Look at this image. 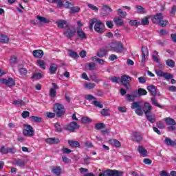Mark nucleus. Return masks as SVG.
<instances>
[{
  "instance_id": "f257e3e1",
  "label": "nucleus",
  "mask_w": 176,
  "mask_h": 176,
  "mask_svg": "<svg viewBox=\"0 0 176 176\" xmlns=\"http://www.w3.org/2000/svg\"><path fill=\"white\" fill-rule=\"evenodd\" d=\"M131 109H135V113L138 116H142V115H146L151 113L152 109V105L149 102H144L143 106H141V101L133 102L131 106Z\"/></svg>"
},
{
  "instance_id": "f03ea898",
  "label": "nucleus",
  "mask_w": 176,
  "mask_h": 176,
  "mask_svg": "<svg viewBox=\"0 0 176 176\" xmlns=\"http://www.w3.org/2000/svg\"><path fill=\"white\" fill-rule=\"evenodd\" d=\"M47 2H50V3H56L57 8H62L64 6L65 8H70V13L74 14L75 13H79L80 12V8L78 6L73 7L74 4L69 1H66L64 4V2L67 0H47Z\"/></svg>"
},
{
  "instance_id": "7ed1b4c3",
  "label": "nucleus",
  "mask_w": 176,
  "mask_h": 176,
  "mask_svg": "<svg viewBox=\"0 0 176 176\" xmlns=\"http://www.w3.org/2000/svg\"><path fill=\"white\" fill-rule=\"evenodd\" d=\"M94 25L96 32H98V34H104V28H105V25L101 21H98L96 19H91L89 21V27L90 31H93Z\"/></svg>"
},
{
  "instance_id": "20e7f679",
  "label": "nucleus",
  "mask_w": 176,
  "mask_h": 176,
  "mask_svg": "<svg viewBox=\"0 0 176 176\" xmlns=\"http://www.w3.org/2000/svg\"><path fill=\"white\" fill-rule=\"evenodd\" d=\"M151 21L153 24H159L160 27H166L168 24V21L164 20V16L162 13H157L153 16Z\"/></svg>"
},
{
  "instance_id": "39448f33",
  "label": "nucleus",
  "mask_w": 176,
  "mask_h": 176,
  "mask_svg": "<svg viewBox=\"0 0 176 176\" xmlns=\"http://www.w3.org/2000/svg\"><path fill=\"white\" fill-rule=\"evenodd\" d=\"M53 111L56 113V118H63L65 115V107L63 104L54 103L53 107Z\"/></svg>"
},
{
  "instance_id": "423d86ee",
  "label": "nucleus",
  "mask_w": 176,
  "mask_h": 176,
  "mask_svg": "<svg viewBox=\"0 0 176 176\" xmlns=\"http://www.w3.org/2000/svg\"><path fill=\"white\" fill-rule=\"evenodd\" d=\"M123 175V172L118 170L108 169L99 174V176H121Z\"/></svg>"
},
{
  "instance_id": "0eeeda50",
  "label": "nucleus",
  "mask_w": 176,
  "mask_h": 176,
  "mask_svg": "<svg viewBox=\"0 0 176 176\" xmlns=\"http://www.w3.org/2000/svg\"><path fill=\"white\" fill-rule=\"evenodd\" d=\"M80 127V125L78 124L76 122H71L65 125L63 129L66 131H70V133H75V130H78Z\"/></svg>"
},
{
  "instance_id": "6e6552de",
  "label": "nucleus",
  "mask_w": 176,
  "mask_h": 176,
  "mask_svg": "<svg viewBox=\"0 0 176 176\" xmlns=\"http://www.w3.org/2000/svg\"><path fill=\"white\" fill-rule=\"evenodd\" d=\"M120 82L122 83V86L129 90V89H130V82H131V77H130L129 75L124 74L121 76Z\"/></svg>"
},
{
  "instance_id": "1a4fd4ad",
  "label": "nucleus",
  "mask_w": 176,
  "mask_h": 176,
  "mask_svg": "<svg viewBox=\"0 0 176 176\" xmlns=\"http://www.w3.org/2000/svg\"><path fill=\"white\" fill-rule=\"evenodd\" d=\"M24 129L23 130V134L25 137H34V128L31 125H24Z\"/></svg>"
},
{
  "instance_id": "9d476101",
  "label": "nucleus",
  "mask_w": 176,
  "mask_h": 176,
  "mask_svg": "<svg viewBox=\"0 0 176 176\" xmlns=\"http://www.w3.org/2000/svg\"><path fill=\"white\" fill-rule=\"evenodd\" d=\"M155 74L160 78H164L166 80H168L170 79H173V74L167 72H163L161 69H157L155 71Z\"/></svg>"
},
{
  "instance_id": "9b49d317",
  "label": "nucleus",
  "mask_w": 176,
  "mask_h": 176,
  "mask_svg": "<svg viewBox=\"0 0 176 176\" xmlns=\"http://www.w3.org/2000/svg\"><path fill=\"white\" fill-rule=\"evenodd\" d=\"M149 56V50H148V47L142 46V60L141 64L144 65L145 64V61H146V57Z\"/></svg>"
},
{
  "instance_id": "f8f14e48",
  "label": "nucleus",
  "mask_w": 176,
  "mask_h": 176,
  "mask_svg": "<svg viewBox=\"0 0 176 176\" xmlns=\"http://www.w3.org/2000/svg\"><path fill=\"white\" fill-rule=\"evenodd\" d=\"M55 24H56L58 28H60L61 30H64L69 27V23L68 21L64 19H58L56 21Z\"/></svg>"
},
{
  "instance_id": "ddd939ff",
  "label": "nucleus",
  "mask_w": 176,
  "mask_h": 176,
  "mask_svg": "<svg viewBox=\"0 0 176 176\" xmlns=\"http://www.w3.org/2000/svg\"><path fill=\"white\" fill-rule=\"evenodd\" d=\"M0 82L1 83H3L6 86H8V87H12L13 86H16V81L12 78H2L0 80Z\"/></svg>"
},
{
  "instance_id": "4468645a",
  "label": "nucleus",
  "mask_w": 176,
  "mask_h": 176,
  "mask_svg": "<svg viewBox=\"0 0 176 176\" xmlns=\"http://www.w3.org/2000/svg\"><path fill=\"white\" fill-rule=\"evenodd\" d=\"M63 35L66 36V38H68V39H71L72 38H74L75 35H76V30L71 28H67L64 32Z\"/></svg>"
},
{
  "instance_id": "2eb2a0df",
  "label": "nucleus",
  "mask_w": 176,
  "mask_h": 176,
  "mask_svg": "<svg viewBox=\"0 0 176 176\" xmlns=\"http://www.w3.org/2000/svg\"><path fill=\"white\" fill-rule=\"evenodd\" d=\"M111 50L113 52H117V53H120L123 50V44L120 42L115 43L111 47Z\"/></svg>"
},
{
  "instance_id": "dca6fc26",
  "label": "nucleus",
  "mask_w": 176,
  "mask_h": 176,
  "mask_svg": "<svg viewBox=\"0 0 176 176\" xmlns=\"http://www.w3.org/2000/svg\"><path fill=\"white\" fill-rule=\"evenodd\" d=\"M76 32L79 39H87V36L86 35V33L84 32L83 30H82V28H77Z\"/></svg>"
},
{
  "instance_id": "f3484780",
  "label": "nucleus",
  "mask_w": 176,
  "mask_h": 176,
  "mask_svg": "<svg viewBox=\"0 0 176 176\" xmlns=\"http://www.w3.org/2000/svg\"><path fill=\"white\" fill-rule=\"evenodd\" d=\"M33 56L36 58H42L45 56V53L42 50H35L33 51Z\"/></svg>"
},
{
  "instance_id": "a211bd4d",
  "label": "nucleus",
  "mask_w": 176,
  "mask_h": 176,
  "mask_svg": "<svg viewBox=\"0 0 176 176\" xmlns=\"http://www.w3.org/2000/svg\"><path fill=\"white\" fill-rule=\"evenodd\" d=\"M147 90L151 93V96L156 97L157 95V89L155 85H150L147 87Z\"/></svg>"
},
{
  "instance_id": "6ab92c4d",
  "label": "nucleus",
  "mask_w": 176,
  "mask_h": 176,
  "mask_svg": "<svg viewBox=\"0 0 176 176\" xmlns=\"http://www.w3.org/2000/svg\"><path fill=\"white\" fill-rule=\"evenodd\" d=\"M109 142L111 145L115 146L116 148H120L122 146V143L116 139H110Z\"/></svg>"
},
{
  "instance_id": "aec40b11",
  "label": "nucleus",
  "mask_w": 176,
  "mask_h": 176,
  "mask_svg": "<svg viewBox=\"0 0 176 176\" xmlns=\"http://www.w3.org/2000/svg\"><path fill=\"white\" fill-rule=\"evenodd\" d=\"M18 72L21 76H27V74H28V70L21 67V65H18Z\"/></svg>"
},
{
  "instance_id": "412c9836",
  "label": "nucleus",
  "mask_w": 176,
  "mask_h": 176,
  "mask_svg": "<svg viewBox=\"0 0 176 176\" xmlns=\"http://www.w3.org/2000/svg\"><path fill=\"white\" fill-rule=\"evenodd\" d=\"M138 151L139 153L143 157H146L148 155V151L144 148L142 146H138Z\"/></svg>"
},
{
  "instance_id": "4be33fe9",
  "label": "nucleus",
  "mask_w": 176,
  "mask_h": 176,
  "mask_svg": "<svg viewBox=\"0 0 176 176\" xmlns=\"http://www.w3.org/2000/svg\"><path fill=\"white\" fill-rule=\"evenodd\" d=\"M58 68V66L57 65V64L56 63H52L50 66V74L51 75H54V74H56V72H57V69Z\"/></svg>"
},
{
  "instance_id": "5701e85b",
  "label": "nucleus",
  "mask_w": 176,
  "mask_h": 176,
  "mask_svg": "<svg viewBox=\"0 0 176 176\" xmlns=\"http://www.w3.org/2000/svg\"><path fill=\"white\" fill-rule=\"evenodd\" d=\"M133 137V141H135V142H141V141H142V135L138 132H134Z\"/></svg>"
},
{
  "instance_id": "b1692460",
  "label": "nucleus",
  "mask_w": 176,
  "mask_h": 176,
  "mask_svg": "<svg viewBox=\"0 0 176 176\" xmlns=\"http://www.w3.org/2000/svg\"><path fill=\"white\" fill-rule=\"evenodd\" d=\"M45 142L47 144H56L60 143V140L58 138H47L45 140Z\"/></svg>"
},
{
  "instance_id": "393cba45",
  "label": "nucleus",
  "mask_w": 176,
  "mask_h": 176,
  "mask_svg": "<svg viewBox=\"0 0 176 176\" xmlns=\"http://www.w3.org/2000/svg\"><path fill=\"white\" fill-rule=\"evenodd\" d=\"M145 116L150 123H155L156 122V116L155 114L147 113Z\"/></svg>"
},
{
  "instance_id": "a878e982",
  "label": "nucleus",
  "mask_w": 176,
  "mask_h": 176,
  "mask_svg": "<svg viewBox=\"0 0 176 176\" xmlns=\"http://www.w3.org/2000/svg\"><path fill=\"white\" fill-rule=\"evenodd\" d=\"M164 122L168 126H175L176 122L175 120L170 117L164 118Z\"/></svg>"
},
{
  "instance_id": "bb28decb",
  "label": "nucleus",
  "mask_w": 176,
  "mask_h": 176,
  "mask_svg": "<svg viewBox=\"0 0 176 176\" xmlns=\"http://www.w3.org/2000/svg\"><path fill=\"white\" fill-rule=\"evenodd\" d=\"M148 91L144 88H139L138 89V93L136 94V97H141L142 96H146Z\"/></svg>"
},
{
  "instance_id": "cd10ccee",
  "label": "nucleus",
  "mask_w": 176,
  "mask_h": 176,
  "mask_svg": "<svg viewBox=\"0 0 176 176\" xmlns=\"http://www.w3.org/2000/svg\"><path fill=\"white\" fill-rule=\"evenodd\" d=\"M164 142L168 146H175L176 140L173 141V140L166 138L164 140Z\"/></svg>"
},
{
  "instance_id": "c85d7f7f",
  "label": "nucleus",
  "mask_w": 176,
  "mask_h": 176,
  "mask_svg": "<svg viewBox=\"0 0 176 176\" xmlns=\"http://www.w3.org/2000/svg\"><path fill=\"white\" fill-rule=\"evenodd\" d=\"M69 57L76 60V58H79V55H78V52L73 51L72 50H67Z\"/></svg>"
},
{
  "instance_id": "c756f323",
  "label": "nucleus",
  "mask_w": 176,
  "mask_h": 176,
  "mask_svg": "<svg viewBox=\"0 0 176 176\" xmlns=\"http://www.w3.org/2000/svg\"><path fill=\"white\" fill-rule=\"evenodd\" d=\"M52 171L55 175L60 176L61 174V167L54 166L52 168Z\"/></svg>"
},
{
  "instance_id": "7c9ffc66",
  "label": "nucleus",
  "mask_w": 176,
  "mask_h": 176,
  "mask_svg": "<svg viewBox=\"0 0 176 176\" xmlns=\"http://www.w3.org/2000/svg\"><path fill=\"white\" fill-rule=\"evenodd\" d=\"M102 12H106L105 15L106 16H109V14L112 12V9L111 8V7L107 6V5H104L102 7Z\"/></svg>"
},
{
  "instance_id": "2f4dec72",
  "label": "nucleus",
  "mask_w": 176,
  "mask_h": 176,
  "mask_svg": "<svg viewBox=\"0 0 176 176\" xmlns=\"http://www.w3.org/2000/svg\"><path fill=\"white\" fill-rule=\"evenodd\" d=\"M68 144L72 148H80V144L78 141L69 140Z\"/></svg>"
},
{
  "instance_id": "473e14b6",
  "label": "nucleus",
  "mask_w": 176,
  "mask_h": 176,
  "mask_svg": "<svg viewBox=\"0 0 176 176\" xmlns=\"http://www.w3.org/2000/svg\"><path fill=\"white\" fill-rule=\"evenodd\" d=\"M108 54V51H107V49H100V51L98 52L97 56L98 57L102 58L104 57V56H107Z\"/></svg>"
},
{
  "instance_id": "72a5a7b5",
  "label": "nucleus",
  "mask_w": 176,
  "mask_h": 176,
  "mask_svg": "<svg viewBox=\"0 0 176 176\" xmlns=\"http://www.w3.org/2000/svg\"><path fill=\"white\" fill-rule=\"evenodd\" d=\"M113 21L118 27H122L123 24H124V22L123 21V19L120 18H114Z\"/></svg>"
},
{
  "instance_id": "f704fd0d",
  "label": "nucleus",
  "mask_w": 176,
  "mask_h": 176,
  "mask_svg": "<svg viewBox=\"0 0 176 176\" xmlns=\"http://www.w3.org/2000/svg\"><path fill=\"white\" fill-rule=\"evenodd\" d=\"M15 164L19 166V167H24V166H25V160L22 159H16L15 160Z\"/></svg>"
},
{
  "instance_id": "c9c22d12",
  "label": "nucleus",
  "mask_w": 176,
  "mask_h": 176,
  "mask_svg": "<svg viewBox=\"0 0 176 176\" xmlns=\"http://www.w3.org/2000/svg\"><path fill=\"white\" fill-rule=\"evenodd\" d=\"M30 120L34 123H41L42 122V118L33 116L30 117Z\"/></svg>"
},
{
  "instance_id": "e433bc0d",
  "label": "nucleus",
  "mask_w": 176,
  "mask_h": 176,
  "mask_svg": "<svg viewBox=\"0 0 176 176\" xmlns=\"http://www.w3.org/2000/svg\"><path fill=\"white\" fill-rule=\"evenodd\" d=\"M0 42L1 43H8V42H9V38L7 36L0 34Z\"/></svg>"
},
{
  "instance_id": "4c0bfd02",
  "label": "nucleus",
  "mask_w": 176,
  "mask_h": 176,
  "mask_svg": "<svg viewBox=\"0 0 176 176\" xmlns=\"http://www.w3.org/2000/svg\"><path fill=\"white\" fill-rule=\"evenodd\" d=\"M166 65H168V67H170V68H174V67H175V61L172 59L166 60Z\"/></svg>"
},
{
  "instance_id": "58836bf2",
  "label": "nucleus",
  "mask_w": 176,
  "mask_h": 176,
  "mask_svg": "<svg viewBox=\"0 0 176 176\" xmlns=\"http://www.w3.org/2000/svg\"><path fill=\"white\" fill-rule=\"evenodd\" d=\"M14 105H16V107H21L23 105H25V102L23 100H14L13 103Z\"/></svg>"
},
{
  "instance_id": "ea45409f",
  "label": "nucleus",
  "mask_w": 176,
  "mask_h": 176,
  "mask_svg": "<svg viewBox=\"0 0 176 176\" xmlns=\"http://www.w3.org/2000/svg\"><path fill=\"white\" fill-rule=\"evenodd\" d=\"M36 18H37V20L40 21V23H43L44 24H47V23L50 22V21L47 19L43 16H37Z\"/></svg>"
},
{
  "instance_id": "a19ab883",
  "label": "nucleus",
  "mask_w": 176,
  "mask_h": 176,
  "mask_svg": "<svg viewBox=\"0 0 176 176\" xmlns=\"http://www.w3.org/2000/svg\"><path fill=\"white\" fill-rule=\"evenodd\" d=\"M118 14L122 19H124V17H126V16H127V13L126 12V11H123L120 8L118 9Z\"/></svg>"
},
{
  "instance_id": "79ce46f5",
  "label": "nucleus",
  "mask_w": 176,
  "mask_h": 176,
  "mask_svg": "<svg viewBox=\"0 0 176 176\" xmlns=\"http://www.w3.org/2000/svg\"><path fill=\"white\" fill-rule=\"evenodd\" d=\"M43 76V74L41 73H34L32 76V79H34L35 80H37V79H42Z\"/></svg>"
},
{
  "instance_id": "37998d69",
  "label": "nucleus",
  "mask_w": 176,
  "mask_h": 176,
  "mask_svg": "<svg viewBox=\"0 0 176 176\" xmlns=\"http://www.w3.org/2000/svg\"><path fill=\"white\" fill-rule=\"evenodd\" d=\"M37 64L40 68L42 69H46V65L44 60H37Z\"/></svg>"
},
{
  "instance_id": "c03bdc74",
  "label": "nucleus",
  "mask_w": 176,
  "mask_h": 176,
  "mask_svg": "<svg viewBox=\"0 0 176 176\" xmlns=\"http://www.w3.org/2000/svg\"><path fill=\"white\" fill-rule=\"evenodd\" d=\"M96 130H101V129H105V124L102 122L96 123L95 124Z\"/></svg>"
},
{
  "instance_id": "a18cd8bd",
  "label": "nucleus",
  "mask_w": 176,
  "mask_h": 176,
  "mask_svg": "<svg viewBox=\"0 0 176 176\" xmlns=\"http://www.w3.org/2000/svg\"><path fill=\"white\" fill-rule=\"evenodd\" d=\"M151 101L152 102L153 105H155V107H157L158 108H163V105L157 103V100H156L155 98H151Z\"/></svg>"
},
{
  "instance_id": "49530a36",
  "label": "nucleus",
  "mask_w": 176,
  "mask_h": 176,
  "mask_svg": "<svg viewBox=\"0 0 176 176\" xmlns=\"http://www.w3.org/2000/svg\"><path fill=\"white\" fill-rule=\"evenodd\" d=\"M126 101H134L137 98L136 94L135 95L126 94Z\"/></svg>"
},
{
  "instance_id": "de8ad7c7",
  "label": "nucleus",
  "mask_w": 176,
  "mask_h": 176,
  "mask_svg": "<svg viewBox=\"0 0 176 176\" xmlns=\"http://www.w3.org/2000/svg\"><path fill=\"white\" fill-rule=\"evenodd\" d=\"M85 87L87 89H89V90H91L92 89H94L96 87V84L94 82H87L85 85Z\"/></svg>"
},
{
  "instance_id": "09e8293b",
  "label": "nucleus",
  "mask_w": 176,
  "mask_h": 176,
  "mask_svg": "<svg viewBox=\"0 0 176 176\" xmlns=\"http://www.w3.org/2000/svg\"><path fill=\"white\" fill-rule=\"evenodd\" d=\"M49 96H50V97H51V98H54V97H56V96H57V91L55 89H52V88H51L50 89Z\"/></svg>"
},
{
  "instance_id": "8fccbe9b",
  "label": "nucleus",
  "mask_w": 176,
  "mask_h": 176,
  "mask_svg": "<svg viewBox=\"0 0 176 176\" xmlns=\"http://www.w3.org/2000/svg\"><path fill=\"white\" fill-rule=\"evenodd\" d=\"M91 60H92V61H94V60H95V61H97V63L100 64V65H104V60L100 59L99 58H97V56H93L91 58Z\"/></svg>"
},
{
  "instance_id": "3c124183",
  "label": "nucleus",
  "mask_w": 176,
  "mask_h": 176,
  "mask_svg": "<svg viewBox=\"0 0 176 176\" xmlns=\"http://www.w3.org/2000/svg\"><path fill=\"white\" fill-rule=\"evenodd\" d=\"M82 123L86 124V123H91L92 120L89 117H82L81 118Z\"/></svg>"
},
{
  "instance_id": "603ef678",
  "label": "nucleus",
  "mask_w": 176,
  "mask_h": 176,
  "mask_svg": "<svg viewBox=\"0 0 176 176\" xmlns=\"http://www.w3.org/2000/svg\"><path fill=\"white\" fill-rule=\"evenodd\" d=\"M54 127L56 129V131H57L58 133H61L63 131V128L61 127V125H60V123H55Z\"/></svg>"
},
{
  "instance_id": "864d4df0",
  "label": "nucleus",
  "mask_w": 176,
  "mask_h": 176,
  "mask_svg": "<svg viewBox=\"0 0 176 176\" xmlns=\"http://www.w3.org/2000/svg\"><path fill=\"white\" fill-rule=\"evenodd\" d=\"M93 105L95 107H97L98 108H104V105L101 104V102L97 101V100H94L92 102Z\"/></svg>"
},
{
  "instance_id": "5fc2aeb1",
  "label": "nucleus",
  "mask_w": 176,
  "mask_h": 176,
  "mask_svg": "<svg viewBox=\"0 0 176 176\" xmlns=\"http://www.w3.org/2000/svg\"><path fill=\"white\" fill-rule=\"evenodd\" d=\"M100 113L102 116H109V109H102Z\"/></svg>"
},
{
  "instance_id": "6e6d98bb",
  "label": "nucleus",
  "mask_w": 176,
  "mask_h": 176,
  "mask_svg": "<svg viewBox=\"0 0 176 176\" xmlns=\"http://www.w3.org/2000/svg\"><path fill=\"white\" fill-rule=\"evenodd\" d=\"M142 25H148L149 24V17L146 16L142 19Z\"/></svg>"
},
{
  "instance_id": "4d7b16f0",
  "label": "nucleus",
  "mask_w": 176,
  "mask_h": 176,
  "mask_svg": "<svg viewBox=\"0 0 176 176\" xmlns=\"http://www.w3.org/2000/svg\"><path fill=\"white\" fill-rule=\"evenodd\" d=\"M109 80H111L113 83H119V80L120 81V77L113 76L110 78Z\"/></svg>"
},
{
  "instance_id": "13d9d810",
  "label": "nucleus",
  "mask_w": 176,
  "mask_h": 176,
  "mask_svg": "<svg viewBox=\"0 0 176 176\" xmlns=\"http://www.w3.org/2000/svg\"><path fill=\"white\" fill-rule=\"evenodd\" d=\"M62 161L66 164L71 163V159L68 158L66 155L62 156Z\"/></svg>"
},
{
  "instance_id": "bf43d9fd",
  "label": "nucleus",
  "mask_w": 176,
  "mask_h": 176,
  "mask_svg": "<svg viewBox=\"0 0 176 176\" xmlns=\"http://www.w3.org/2000/svg\"><path fill=\"white\" fill-rule=\"evenodd\" d=\"M56 114L55 112H54V113L47 112L46 113L47 118H49L50 119H53L54 118H56Z\"/></svg>"
},
{
  "instance_id": "052dcab7",
  "label": "nucleus",
  "mask_w": 176,
  "mask_h": 176,
  "mask_svg": "<svg viewBox=\"0 0 176 176\" xmlns=\"http://www.w3.org/2000/svg\"><path fill=\"white\" fill-rule=\"evenodd\" d=\"M136 9H138V13H145V8L142 6H136Z\"/></svg>"
},
{
  "instance_id": "680f3d73",
  "label": "nucleus",
  "mask_w": 176,
  "mask_h": 176,
  "mask_svg": "<svg viewBox=\"0 0 176 176\" xmlns=\"http://www.w3.org/2000/svg\"><path fill=\"white\" fill-rule=\"evenodd\" d=\"M156 125L158 127V129H160L161 130H163L166 126H164V124L162 122V121H158L156 122Z\"/></svg>"
},
{
  "instance_id": "e2e57ef3",
  "label": "nucleus",
  "mask_w": 176,
  "mask_h": 176,
  "mask_svg": "<svg viewBox=\"0 0 176 176\" xmlns=\"http://www.w3.org/2000/svg\"><path fill=\"white\" fill-rule=\"evenodd\" d=\"M0 152L2 153V155H8V147L5 148V146H2L0 148Z\"/></svg>"
},
{
  "instance_id": "0e129e2a",
  "label": "nucleus",
  "mask_w": 176,
  "mask_h": 176,
  "mask_svg": "<svg viewBox=\"0 0 176 176\" xmlns=\"http://www.w3.org/2000/svg\"><path fill=\"white\" fill-rule=\"evenodd\" d=\"M21 116L23 119H27V118H28V116H30V111H23L21 113Z\"/></svg>"
},
{
  "instance_id": "69168bd1",
  "label": "nucleus",
  "mask_w": 176,
  "mask_h": 176,
  "mask_svg": "<svg viewBox=\"0 0 176 176\" xmlns=\"http://www.w3.org/2000/svg\"><path fill=\"white\" fill-rule=\"evenodd\" d=\"M62 152L65 154L69 155L72 151L67 147H63L62 148Z\"/></svg>"
},
{
  "instance_id": "338daca9",
  "label": "nucleus",
  "mask_w": 176,
  "mask_h": 176,
  "mask_svg": "<svg viewBox=\"0 0 176 176\" xmlns=\"http://www.w3.org/2000/svg\"><path fill=\"white\" fill-rule=\"evenodd\" d=\"M16 152H17V150L16 149V148L8 147V153H11V155H14V153H16Z\"/></svg>"
},
{
  "instance_id": "774afa93",
  "label": "nucleus",
  "mask_w": 176,
  "mask_h": 176,
  "mask_svg": "<svg viewBox=\"0 0 176 176\" xmlns=\"http://www.w3.org/2000/svg\"><path fill=\"white\" fill-rule=\"evenodd\" d=\"M160 176H170V175L167 171L162 170L160 172Z\"/></svg>"
}]
</instances>
